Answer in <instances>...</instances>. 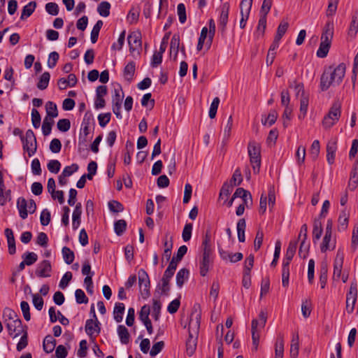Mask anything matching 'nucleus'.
I'll use <instances>...</instances> for the list:
<instances>
[{"instance_id": "f257e3e1", "label": "nucleus", "mask_w": 358, "mask_h": 358, "mask_svg": "<svg viewBox=\"0 0 358 358\" xmlns=\"http://www.w3.org/2000/svg\"><path fill=\"white\" fill-rule=\"evenodd\" d=\"M201 317V310L200 305L195 303L189 316V336L186 341V352L189 356H192L196 349Z\"/></svg>"}, {"instance_id": "f03ea898", "label": "nucleus", "mask_w": 358, "mask_h": 358, "mask_svg": "<svg viewBox=\"0 0 358 358\" xmlns=\"http://www.w3.org/2000/svg\"><path fill=\"white\" fill-rule=\"evenodd\" d=\"M346 66L341 63L338 66L326 67L320 78V89L322 91L327 90L331 85H339L345 74Z\"/></svg>"}, {"instance_id": "7ed1b4c3", "label": "nucleus", "mask_w": 358, "mask_h": 358, "mask_svg": "<svg viewBox=\"0 0 358 358\" xmlns=\"http://www.w3.org/2000/svg\"><path fill=\"white\" fill-rule=\"evenodd\" d=\"M248 152L250 157V162L252 167L254 173L259 172L261 166V145L255 141L249 142Z\"/></svg>"}, {"instance_id": "20e7f679", "label": "nucleus", "mask_w": 358, "mask_h": 358, "mask_svg": "<svg viewBox=\"0 0 358 358\" xmlns=\"http://www.w3.org/2000/svg\"><path fill=\"white\" fill-rule=\"evenodd\" d=\"M341 104L340 102L336 101L333 103L329 113L322 120V126L325 129H330L338 121L341 114Z\"/></svg>"}, {"instance_id": "39448f33", "label": "nucleus", "mask_w": 358, "mask_h": 358, "mask_svg": "<svg viewBox=\"0 0 358 358\" xmlns=\"http://www.w3.org/2000/svg\"><path fill=\"white\" fill-rule=\"evenodd\" d=\"M23 150L27 151L29 157L33 156L37 150L36 138L34 131L28 129L24 136H22Z\"/></svg>"}, {"instance_id": "423d86ee", "label": "nucleus", "mask_w": 358, "mask_h": 358, "mask_svg": "<svg viewBox=\"0 0 358 358\" xmlns=\"http://www.w3.org/2000/svg\"><path fill=\"white\" fill-rule=\"evenodd\" d=\"M127 41L129 52L132 54L136 52L139 55L142 48L141 34L138 31H134L129 34Z\"/></svg>"}, {"instance_id": "0eeeda50", "label": "nucleus", "mask_w": 358, "mask_h": 358, "mask_svg": "<svg viewBox=\"0 0 358 358\" xmlns=\"http://www.w3.org/2000/svg\"><path fill=\"white\" fill-rule=\"evenodd\" d=\"M94 120L92 114L90 112H86L81 124L80 132L79 134V143H85L87 141V136L90 134V125Z\"/></svg>"}, {"instance_id": "6e6552de", "label": "nucleus", "mask_w": 358, "mask_h": 358, "mask_svg": "<svg viewBox=\"0 0 358 358\" xmlns=\"http://www.w3.org/2000/svg\"><path fill=\"white\" fill-rule=\"evenodd\" d=\"M123 97L124 94L120 87L118 89L114 90V94L112 96V108L113 112L116 115L117 119H122V117L120 113V109Z\"/></svg>"}, {"instance_id": "1a4fd4ad", "label": "nucleus", "mask_w": 358, "mask_h": 358, "mask_svg": "<svg viewBox=\"0 0 358 358\" xmlns=\"http://www.w3.org/2000/svg\"><path fill=\"white\" fill-rule=\"evenodd\" d=\"M8 334L13 338H16L21 334L23 331L21 320L18 317L16 320L8 321L6 323Z\"/></svg>"}, {"instance_id": "9d476101", "label": "nucleus", "mask_w": 358, "mask_h": 358, "mask_svg": "<svg viewBox=\"0 0 358 358\" xmlns=\"http://www.w3.org/2000/svg\"><path fill=\"white\" fill-rule=\"evenodd\" d=\"M343 258V253L338 250L334 265L333 279L334 280H339L341 276Z\"/></svg>"}, {"instance_id": "9b49d317", "label": "nucleus", "mask_w": 358, "mask_h": 358, "mask_svg": "<svg viewBox=\"0 0 358 358\" xmlns=\"http://www.w3.org/2000/svg\"><path fill=\"white\" fill-rule=\"evenodd\" d=\"M334 36V23L331 21L327 22L321 36V42L331 44Z\"/></svg>"}, {"instance_id": "f8f14e48", "label": "nucleus", "mask_w": 358, "mask_h": 358, "mask_svg": "<svg viewBox=\"0 0 358 358\" xmlns=\"http://www.w3.org/2000/svg\"><path fill=\"white\" fill-rule=\"evenodd\" d=\"M337 150V139L332 138L328 141L327 145V160L329 164L334 163L335 154Z\"/></svg>"}, {"instance_id": "ddd939ff", "label": "nucleus", "mask_w": 358, "mask_h": 358, "mask_svg": "<svg viewBox=\"0 0 358 358\" xmlns=\"http://www.w3.org/2000/svg\"><path fill=\"white\" fill-rule=\"evenodd\" d=\"M138 287L139 291H149L150 289V279L146 271L141 268L138 271Z\"/></svg>"}, {"instance_id": "4468645a", "label": "nucleus", "mask_w": 358, "mask_h": 358, "mask_svg": "<svg viewBox=\"0 0 358 358\" xmlns=\"http://www.w3.org/2000/svg\"><path fill=\"white\" fill-rule=\"evenodd\" d=\"M259 322L257 319H254L252 321L251 324V329H252V343L255 347V350H257L259 342V332L262 329L264 328H260L259 325Z\"/></svg>"}, {"instance_id": "2eb2a0df", "label": "nucleus", "mask_w": 358, "mask_h": 358, "mask_svg": "<svg viewBox=\"0 0 358 358\" xmlns=\"http://www.w3.org/2000/svg\"><path fill=\"white\" fill-rule=\"evenodd\" d=\"M99 322L97 318H96L95 321L92 319H89L86 321L85 324V331L87 334L92 337L94 334L98 335L100 333V327H99Z\"/></svg>"}, {"instance_id": "dca6fc26", "label": "nucleus", "mask_w": 358, "mask_h": 358, "mask_svg": "<svg viewBox=\"0 0 358 358\" xmlns=\"http://www.w3.org/2000/svg\"><path fill=\"white\" fill-rule=\"evenodd\" d=\"M82 212V204L80 203H76L72 215V227L73 230L78 229L80 227Z\"/></svg>"}, {"instance_id": "f3484780", "label": "nucleus", "mask_w": 358, "mask_h": 358, "mask_svg": "<svg viewBox=\"0 0 358 358\" xmlns=\"http://www.w3.org/2000/svg\"><path fill=\"white\" fill-rule=\"evenodd\" d=\"M51 271V264L50 261L43 260L41 262L36 271V273L39 277H48Z\"/></svg>"}, {"instance_id": "a211bd4d", "label": "nucleus", "mask_w": 358, "mask_h": 358, "mask_svg": "<svg viewBox=\"0 0 358 358\" xmlns=\"http://www.w3.org/2000/svg\"><path fill=\"white\" fill-rule=\"evenodd\" d=\"M298 240L291 241L289 243L288 248L286 251L285 258L283 263H287L289 266L290 262L292 260L297 248Z\"/></svg>"}, {"instance_id": "6ab92c4d", "label": "nucleus", "mask_w": 358, "mask_h": 358, "mask_svg": "<svg viewBox=\"0 0 358 358\" xmlns=\"http://www.w3.org/2000/svg\"><path fill=\"white\" fill-rule=\"evenodd\" d=\"M4 233L7 238L8 252L10 255H14L16 252V247L13 231L11 229L6 228Z\"/></svg>"}, {"instance_id": "aec40b11", "label": "nucleus", "mask_w": 358, "mask_h": 358, "mask_svg": "<svg viewBox=\"0 0 358 358\" xmlns=\"http://www.w3.org/2000/svg\"><path fill=\"white\" fill-rule=\"evenodd\" d=\"M229 10V4L224 3L222 7L219 19V27L221 28L222 32L225 31V28L228 22Z\"/></svg>"}, {"instance_id": "412c9836", "label": "nucleus", "mask_w": 358, "mask_h": 358, "mask_svg": "<svg viewBox=\"0 0 358 358\" xmlns=\"http://www.w3.org/2000/svg\"><path fill=\"white\" fill-rule=\"evenodd\" d=\"M336 248V239H332L331 235H325L320 245L322 252H326L328 250H334Z\"/></svg>"}, {"instance_id": "4be33fe9", "label": "nucleus", "mask_w": 358, "mask_h": 358, "mask_svg": "<svg viewBox=\"0 0 358 358\" xmlns=\"http://www.w3.org/2000/svg\"><path fill=\"white\" fill-rule=\"evenodd\" d=\"M210 253H207L206 251L203 252L202 259L200 261V274L201 276H206L208 272L210 263Z\"/></svg>"}, {"instance_id": "5701e85b", "label": "nucleus", "mask_w": 358, "mask_h": 358, "mask_svg": "<svg viewBox=\"0 0 358 358\" xmlns=\"http://www.w3.org/2000/svg\"><path fill=\"white\" fill-rule=\"evenodd\" d=\"M284 343V335L280 333L275 344V358H283Z\"/></svg>"}, {"instance_id": "b1692460", "label": "nucleus", "mask_w": 358, "mask_h": 358, "mask_svg": "<svg viewBox=\"0 0 358 358\" xmlns=\"http://www.w3.org/2000/svg\"><path fill=\"white\" fill-rule=\"evenodd\" d=\"M136 71V64L134 62H129L124 68L123 76L124 79L131 83L134 78Z\"/></svg>"}, {"instance_id": "393cba45", "label": "nucleus", "mask_w": 358, "mask_h": 358, "mask_svg": "<svg viewBox=\"0 0 358 358\" xmlns=\"http://www.w3.org/2000/svg\"><path fill=\"white\" fill-rule=\"evenodd\" d=\"M349 217V213L346 210V209L341 210L338 220V229L339 231H345L348 228Z\"/></svg>"}, {"instance_id": "a878e982", "label": "nucleus", "mask_w": 358, "mask_h": 358, "mask_svg": "<svg viewBox=\"0 0 358 358\" xmlns=\"http://www.w3.org/2000/svg\"><path fill=\"white\" fill-rule=\"evenodd\" d=\"M358 185V166L354 165L350 175V180L348 182V188L354 191Z\"/></svg>"}, {"instance_id": "bb28decb", "label": "nucleus", "mask_w": 358, "mask_h": 358, "mask_svg": "<svg viewBox=\"0 0 358 358\" xmlns=\"http://www.w3.org/2000/svg\"><path fill=\"white\" fill-rule=\"evenodd\" d=\"M28 201L24 197H19L17 201V208L19 211L20 217L24 220L28 216L27 210Z\"/></svg>"}, {"instance_id": "cd10ccee", "label": "nucleus", "mask_w": 358, "mask_h": 358, "mask_svg": "<svg viewBox=\"0 0 358 358\" xmlns=\"http://www.w3.org/2000/svg\"><path fill=\"white\" fill-rule=\"evenodd\" d=\"M323 229L322 226V222L319 220V218H315L313 222V243H316L318 241L322 234Z\"/></svg>"}, {"instance_id": "c85d7f7f", "label": "nucleus", "mask_w": 358, "mask_h": 358, "mask_svg": "<svg viewBox=\"0 0 358 358\" xmlns=\"http://www.w3.org/2000/svg\"><path fill=\"white\" fill-rule=\"evenodd\" d=\"M357 299V292H348L346 296V310L348 313L353 312Z\"/></svg>"}, {"instance_id": "c756f323", "label": "nucleus", "mask_w": 358, "mask_h": 358, "mask_svg": "<svg viewBox=\"0 0 358 358\" xmlns=\"http://www.w3.org/2000/svg\"><path fill=\"white\" fill-rule=\"evenodd\" d=\"M180 48V36L178 34H175L170 43V51L171 55L173 54V59L176 60Z\"/></svg>"}, {"instance_id": "7c9ffc66", "label": "nucleus", "mask_w": 358, "mask_h": 358, "mask_svg": "<svg viewBox=\"0 0 358 358\" xmlns=\"http://www.w3.org/2000/svg\"><path fill=\"white\" fill-rule=\"evenodd\" d=\"M36 8V2L31 1L26 6H24L22 8L20 19L22 20H26L27 17L31 16L32 13L34 12Z\"/></svg>"}, {"instance_id": "2f4dec72", "label": "nucleus", "mask_w": 358, "mask_h": 358, "mask_svg": "<svg viewBox=\"0 0 358 358\" xmlns=\"http://www.w3.org/2000/svg\"><path fill=\"white\" fill-rule=\"evenodd\" d=\"M299 337L298 334L293 335L290 345V356L292 358H296L299 355Z\"/></svg>"}, {"instance_id": "473e14b6", "label": "nucleus", "mask_w": 358, "mask_h": 358, "mask_svg": "<svg viewBox=\"0 0 358 358\" xmlns=\"http://www.w3.org/2000/svg\"><path fill=\"white\" fill-rule=\"evenodd\" d=\"M56 345V340L52 336L48 335L43 340V350L47 353L52 352Z\"/></svg>"}, {"instance_id": "72a5a7b5", "label": "nucleus", "mask_w": 358, "mask_h": 358, "mask_svg": "<svg viewBox=\"0 0 358 358\" xmlns=\"http://www.w3.org/2000/svg\"><path fill=\"white\" fill-rule=\"evenodd\" d=\"M309 99L308 96H302L300 99V108H299V119H303L307 113L308 107Z\"/></svg>"}, {"instance_id": "f704fd0d", "label": "nucleus", "mask_w": 358, "mask_h": 358, "mask_svg": "<svg viewBox=\"0 0 358 358\" xmlns=\"http://www.w3.org/2000/svg\"><path fill=\"white\" fill-rule=\"evenodd\" d=\"M237 234L239 242L243 243L245 241V231L246 228V222L244 218L240 219L237 222Z\"/></svg>"}, {"instance_id": "c9c22d12", "label": "nucleus", "mask_w": 358, "mask_h": 358, "mask_svg": "<svg viewBox=\"0 0 358 358\" xmlns=\"http://www.w3.org/2000/svg\"><path fill=\"white\" fill-rule=\"evenodd\" d=\"M173 273L169 271H167L166 270L164 271V275H163V278L162 279V283L159 284V289H161V291H169L170 287H169V282L171 279V278L173 277Z\"/></svg>"}, {"instance_id": "e433bc0d", "label": "nucleus", "mask_w": 358, "mask_h": 358, "mask_svg": "<svg viewBox=\"0 0 358 358\" xmlns=\"http://www.w3.org/2000/svg\"><path fill=\"white\" fill-rule=\"evenodd\" d=\"M117 334L122 344H127L129 342L130 335L128 329L124 325L117 327Z\"/></svg>"}, {"instance_id": "4c0bfd02", "label": "nucleus", "mask_w": 358, "mask_h": 358, "mask_svg": "<svg viewBox=\"0 0 358 358\" xmlns=\"http://www.w3.org/2000/svg\"><path fill=\"white\" fill-rule=\"evenodd\" d=\"M188 269L183 268L179 270L176 274V283L178 287H181L189 276Z\"/></svg>"}, {"instance_id": "58836bf2", "label": "nucleus", "mask_w": 358, "mask_h": 358, "mask_svg": "<svg viewBox=\"0 0 358 358\" xmlns=\"http://www.w3.org/2000/svg\"><path fill=\"white\" fill-rule=\"evenodd\" d=\"M50 79V73L45 71L40 77L39 80L37 83V87L41 90H45L49 84Z\"/></svg>"}, {"instance_id": "ea45409f", "label": "nucleus", "mask_w": 358, "mask_h": 358, "mask_svg": "<svg viewBox=\"0 0 358 358\" xmlns=\"http://www.w3.org/2000/svg\"><path fill=\"white\" fill-rule=\"evenodd\" d=\"M124 311V305L122 303H117L114 308L113 315L114 319L117 322L122 320V315Z\"/></svg>"}, {"instance_id": "a19ab883", "label": "nucleus", "mask_w": 358, "mask_h": 358, "mask_svg": "<svg viewBox=\"0 0 358 358\" xmlns=\"http://www.w3.org/2000/svg\"><path fill=\"white\" fill-rule=\"evenodd\" d=\"M358 31V12H355L350 22L348 34L351 36H355Z\"/></svg>"}, {"instance_id": "79ce46f5", "label": "nucleus", "mask_w": 358, "mask_h": 358, "mask_svg": "<svg viewBox=\"0 0 358 358\" xmlns=\"http://www.w3.org/2000/svg\"><path fill=\"white\" fill-rule=\"evenodd\" d=\"M103 26L102 20H99L96 22L92 28L91 31V41L92 43H95L99 38V31Z\"/></svg>"}, {"instance_id": "37998d69", "label": "nucleus", "mask_w": 358, "mask_h": 358, "mask_svg": "<svg viewBox=\"0 0 358 358\" xmlns=\"http://www.w3.org/2000/svg\"><path fill=\"white\" fill-rule=\"evenodd\" d=\"M6 187H0V206H4L11 201V192L10 189L5 191Z\"/></svg>"}, {"instance_id": "c03bdc74", "label": "nucleus", "mask_w": 358, "mask_h": 358, "mask_svg": "<svg viewBox=\"0 0 358 358\" xmlns=\"http://www.w3.org/2000/svg\"><path fill=\"white\" fill-rule=\"evenodd\" d=\"M110 4L108 1H102L98 6L97 12L102 17H108L110 15Z\"/></svg>"}, {"instance_id": "a18cd8bd", "label": "nucleus", "mask_w": 358, "mask_h": 358, "mask_svg": "<svg viewBox=\"0 0 358 358\" xmlns=\"http://www.w3.org/2000/svg\"><path fill=\"white\" fill-rule=\"evenodd\" d=\"M47 117H56L58 116L57 105L52 101H48L45 105Z\"/></svg>"}, {"instance_id": "49530a36", "label": "nucleus", "mask_w": 358, "mask_h": 358, "mask_svg": "<svg viewBox=\"0 0 358 358\" xmlns=\"http://www.w3.org/2000/svg\"><path fill=\"white\" fill-rule=\"evenodd\" d=\"M63 258L67 264H71L74 260V252L68 247H64L62 250Z\"/></svg>"}, {"instance_id": "de8ad7c7", "label": "nucleus", "mask_w": 358, "mask_h": 358, "mask_svg": "<svg viewBox=\"0 0 358 358\" xmlns=\"http://www.w3.org/2000/svg\"><path fill=\"white\" fill-rule=\"evenodd\" d=\"M3 317L4 323H7L8 321H12L18 318L17 313L9 308H5L3 312Z\"/></svg>"}, {"instance_id": "09e8293b", "label": "nucleus", "mask_w": 358, "mask_h": 358, "mask_svg": "<svg viewBox=\"0 0 358 358\" xmlns=\"http://www.w3.org/2000/svg\"><path fill=\"white\" fill-rule=\"evenodd\" d=\"M289 268L287 263H282V285L284 288H287L289 285Z\"/></svg>"}, {"instance_id": "8fccbe9b", "label": "nucleus", "mask_w": 358, "mask_h": 358, "mask_svg": "<svg viewBox=\"0 0 358 358\" xmlns=\"http://www.w3.org/2000/svg\"><path fill=\"white\" fill-rule=\"evenodd\" d=\"M233 189V185H229L228 182H224L220 189L219 198L221 199H228Z\"/></svg>"}, {"instance_id": "3c124183", "label": "nucleus", "mask_w": 358, "mask_h": 358, "mask_svg": "<svg viewBox=\"0 0 358 358\" xmlns=\"http://www.w3.org/2000/svg\"><path fill=\"white\" fill-rule=\"evenodd\" d=\"M22 257L24 261V263H27V266L34 264L38 259L37 255L33 252H26Z\"/></svg>"}, {"instance_id": "603ef678", "label": "nucleus", "mask_w": 358, "mask_h": 358, "mask_svg": "<svg viewBox=\"0 0 358 358\" xmlns=\"http://www.w3.org/2000/svg\"><path fill=\"white\" fill-rule=\"evenodd\" d=\"M127 229V222L124 220H119L114 224V230L117 236H121Z\"/></svg>"}, {"instance_id": "864d4df0", "label": "nucleus", "mask_w": 358, "mask_h": 358, "mask_svg": "<svg viewBox=\"0 0 358 358\" xmlns=\"http://www.w3.org/2000/svg\"><path fill=\"white\" fill-rule=\"evenodd\" d=\"M331 45L327 43L320 42V47L317 50V56L320 58H324L327 56Z\"/></svg>"}, {"instance_id": "5fc2aeb1", "label": "nucleus", "mask_w": 358, "mask_h": 358, "mask_svg": "<svg viewBox=\"0 0 358 358\" xmlns=\"http://www.w3.org/2000/svg\"><path fill=\"white\" fill-rule=\"evenodd\" d=\"M208 30L207 27H204L202 28L200 36L198 40L197 47H196V49L198 51H201L202 50L205 40L206 39L208 40Z\"/></svg>"}, {"instance_id": "6e6d98bb", "label": "nucleus", "mask_w": 358, "mask_h": 358, "mask_svg": "<svg viewBox=\"0 0 358 358\" xmlns=\"http://www.w3.org/2000/svg\"><path fill=\"white\" fill-rule=\"evenodd\" d=\"M277 117V112L273 110L268 113V116L265 118V120H264L263 118L262 119V122L264 125H268L271 127L275 122Z\"/></svg>"}, {"instance_id": "4d7b16f0", "label": "nucleus", "mask_w": 358, "mask_h": 358, "mask_svg": "<svg viewBox=\"0 0 358 358\" xmlns=\"http://www.w3.org/2000/svg\"><path fill=\"white\" fill-rule=\"evenodd\" d=\"M215 33V24L214 20L213 19H210L209 20V31L208 32V38L206 41V45L208 46V48H210V47L212 44Z\"/></svg>"}, {"instance_id": "13d9d810", "label": "nucleus", "mask_w": 358, "mask_h": 358, "mask_svg": "<svg viewBox=\"0 0 358 358\" xmlns=\"http://www.w3.org/2000/svg\"><path fill=\"white\" fill-rule=\"evenodd\" d=\"M312 310V303L310 300L306 299L303 301L301 304V312L302 315L305 318L310 316Z\"/></svg>"}, {"instance_id": "bf43d9fd", "label": "nucleus", "mask_w": 358, "mask_h": 358, "mask_svg": "<svg viewBox=\"0 0 358 358\" xmlns=\"http://www.w3.org/2000/svg\"><path fill=\"white\" fill-rule=\"evenodd\" d=\"M252 0H242L240 4L241 14L250 15Z\"/></svg>"}, {"instance_id": "052dcab7", "label": "nucleus", "mask_w": 358, "mask_h": 358, "mask_svg": "<svg viewBox=\"0 0 358 358\" xmlns=\"http://www.w3.org/2000/svg\"><path fill=\"white\" fill-rule=\"evenodd\" d=\"M320 141L318 140H315L310 147V155L313 158V160H315L320 153Z\"/></svg>"}, {"instance_id": "680f3d73", "label": "nucleus", "mask_w": 358, "mask_h": 358, "mask_svg": "<svg viewBox=\"0 0 358 358\" xmlns=\"http://www.w3.org/2000/svg\"><path fill=\"white\" fill-rule=\"evenodd\" d=\"M192 229L193 225L192 223L185 224L182 233V237L185 242H187L190 240L192 237Z\"/></svg>"}, {"instance_id": "e2e57ef3", "label": "nucleus", "mask_w": 358, "mask_h": 358, "mask_svg": "<svg viewBox=\"0 0 358 358\" xmlns=\"http://www.w3.org/2000/svg\"><path fill=\"white\" fill-rule=\"evenodd\" d=\"M52 124L53 121L51 118L48 120V117H45L42 124V131L44 136H48L50 134Z\"/></svg>"}, {"instance_id": "0e129e2a", "label": "nucleus", "mask_w": 358, "mask_h": 358, "mask_svg": "<svg viewBox=\"0 0 358 358\" xmlns=\"http://www.w3.org/2000/svg\"><path fill=\"white\" fill-rule=\"evenodd\" d=\"M289 27V24L287 22L282 20L280 24L278 25V27L277 29V33L275 36V38H277L278 39H280L282 38L284 34L286 33L287 29Z\"/></svg>"}, {"instance_id": "69168bd1", "label": "nucleus", "mask_w": 358, "mask_h": 358, "mask_svg": "<svg viewBox=\"0 0 358 358\" xmlns=\"http://www.w3.org/2000/svg\"><path fill=\"white\" fill-rule=\"evenodd\" d=\"M177 12L179 18V21L181 24H183L187 20L185 6L184 3H180L177 6Z\"/></svg>"}, {"instance_id": "338daca9", "label": "nucleus", "mask_w": 358, "mask_h": 358, "mask_svg": "<svg viewBox=\"0 0 358 358\" xmlns=\"http://www.w3.org/2000/svg\"><path fill=\"white\" fill-rule=\"evenodd\" d=\"M150 313V308L149 306H143L139 313V320L143 322H145L150 320L149 315Z\"/></svg>"}, {"instance_id": "774afa93", "label": "nucleus", "mask_w": 358, "mask_h": 358, "mask_svg": "<svg viewBox=\"0 0 358 358\" xmlns=\"http://www.w3.org/2000/svg\"><path fill=\"white\" fill-rule=\"evenodd\" d=\"M72 276L73 275L71 271L66 272L59 282V288L62 289H64L68 286L69 282L71 280Z\"/></svg>"}]
</instances>
